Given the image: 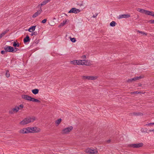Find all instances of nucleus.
Segmentation results:
<instances>
[{"mask_svg":"<svg viewBox=\"0 0 154 154\" xmlns=\"http://www.w3.org/2000/svg\"><path fill=\"white\" fill-rule=\"evenodd\" d=\"M36 118L34 116H28L24 118L23 120L19 122L21 125H24L29 123L33 122L36 120Z\"/></svg>","mask_w":154,"mask_h":154,"instance_id":"nucleus-1","label":"nucleus"},{"mask_svg":"<svg viewBox=\"0 0 154 154\" xmlns=\"http://www.w3.org/2000/svg\"><path fill=\"white\" fill-rule=\"evenodd\" d=\"M91 65V61L90 60H79L78 65L90 66Z\"/></svg>","mask_w":154,"mask_h":154,"instance_id":"nucleus-2","label":"nucleus"},{"mask_svg":"<svg viewBox=\"0 0 154 154\" xmlns=\"http://www.w3.org/2000/svg\"><path fill=\"white\" fill-rule=\"evenodd\" d=\"M29 133L39 132L40 131V128L37 127H29Z\"/></svg>","mask_w":154,"mask_h":154,"instance_id":"nucleus-3","label":"nucleus"},{"mask_svg":"<svg viewBox=\"0 0 154 154\" xmlns=\"http://www.w3.org/2000/svg\"><path fill=\"white\" fill-rule=\"evenodd\" d=\"M73 129V127L70 126L63 129L61 133L62 134H68Z\"/></svg>","mask_w":154,"mask_h":154,"instance_id":"nucleus-4","label":"nucleus"},{"mask_svg":"<svg viewBox=\"0 0 154 154\" xmlns=\"http://www.w3.org/2000/svg\"><path fill=\"white\" fill-rule=\"evenodd\" d=\"M85 152L90 154H97L98 152L97 149H92L89 148H88L85 149Z\"/></svg>","mask_w":154,"mask_h":154,"instance_id":"nucleus-5","label":"nucleus"},{"mask_svg":"<svg viewBox=\"0 0 154 154\" xmlns=\"http://www.w3.org/2000/svg\"><path fill=\"white\" fill-rule=\"evenodd\" d=\"M83 80H96L97 77V76H82Z\"/></svg>","mask_w":154,"mask_h":154,"instance_id":"nucleus-6","label":"nucleus"},{"mask_svg":"<svg viewBox=\"0 0 154 154\" xmlns=\"http://www.w3.org/2000/svg\"><path fill=\"white\" fill-rule=\"evenodd\" d=\"M143 146L142 143H139L137 144H132L128 145V146L130 147H133L134 148H138L141 147Z\"/></svg>","mask_w":154,"mask_h":154,"instance_id":"nucleus-7","label":"nucleus"},{"mask_svg":"<svg viewBox=\"0 0 154 154\" xmlns=\"http://www.w3.org/2000/svg\"><path fill=\"white\" fill-rule=\"evenodd\" d=\"M19 132L21 134H27L29 133V127L23 128L20 129Z\"/></svg>","mask_w":154,"mask_h":154,"instance_id":"nucleus-8","label":"nucleus"},{"mask_svg":"<svg viewBox=\"0 0 154 154\" xmlns=\"http://www.w3.org/2000/svg\"><path fill=\"white\" fill-rule=\"evenodd\" d=\"M4 49L7 52H14V51H15L14 48L13 47L9 46L6 45Z\"/></svg>","mask_w":154,"mask_h":154,"instance_id":"nucleus-9","label":"nucleus"},{"mask_svg":"<svg viewBox=\"0 0 154 154\" xmlns=\"http://www.w3.org/2000/svg\"><path fill=\"white\" fill-rule=\"evenodd\" d=\"M80 10L76 8H73L69 11V13H74L75 14H77L80 12Z\"/></svg>","mask_w":154,"mask_h":154,"instance_id":"nucleus-10","label":"nucleus"},{"mask_svg":"<svg viewBox=\"0 0 154 154\" xmlns=\"http://www.w3.org/2000/svg\"><path fill=\"white\" fill-rule=\"evenodd\" d=\"M22 97L26 100L31 101L32 97L28 95L23 94L22 95Z\"/></svg>","mask_w":154,"mask_h":154,"instance_id":"nucleus-11","label":"nucleus"},{"mask_svg":"<svg viewBox=\"0 0 154 154\" xmlns=\"http://www.w3.org/2000/svg\"><path fill=\"white\" fill-rule=\"evenodd\" d=\"M42 11V10L41 9L40 10L37 12H36L32 16L33 18H35L38 15L40 14Z\"/></svg>","mask_w":154,"mask_h":154,"instance_id":"nucleus-12","label":"nucleus"},{"mask_svg":"<svg viewBox=\"0 0 154 154\" xmlns=\"http://www.w3.org/2000/svg\"><path fill=\"white\" fill-rule=\"evenodd\" d=\"M130 16L129 14H122L119 16L118 18L120 19L122 18H127L130 17Z\"/></svg>","mask_w":154,"mask_h":154,"instance_id":"nucleus-13","label":"nucleus"},{"mask_svg":"<svg viewBox=\"0 0 154 154\" xmlns=\"http://www.w3.org/2000/svg\"><path fill=\"white\" fill-rule=\"evenodd\" d=\"M30 39L29 37L27 35L26 38H25L23 39V42L24 43H26L27 42H29L30 41Z\"/></svg>","mask_w":154,"mask_h":154,"instance_id":"nucleus-14","label":"nucleus"},{"mask_svg":"<svg viewBox=\"0 0 154 154\" xmlns=\"http://www.w3.org/2000/svg\"><path fill=\"white\" fill-rule=\"evenodd\" d=\"M78 61L79 60H75L73 61H71L70 63L71 64H72L74 65H78Z\"/></svg>","mask_w":154,"mask_h":154,"instance_id":"nucleus-15","label":"nucleus"},{"mask_svg":"<svg viewBox=\"0 0 154 154\" xmlns=\"http://www.w3.org/2000/svg\"><path fill=\"white\" fill-rule=\"evenodd\" d=\"M12 109L14 113L17 112L19 110H20L19 107H18V106H16L14 108H12Z\"/></svg>","mask_w":154,"mask_h":154,"instance_id":"nucleus-16","label":"nucleus"},{"mask_svg":"<svg viewBox=\"0 0 154 154\" xmlns=\"http://www.w3.org/2000/svg\"><path fill=\"white\" fill-rule=\"evenodd\" d=\"M31 101H32L33 102H36V103H40L41 102L40 101L38 100L35 99V98H33L32 97L31 100Z\"/></svg>","mask_w":154,"mask_h":154,"instance_id":"nucleus-17","label":"nucleus"},{"mask_svg":"<svg viewBox=\"0 0 154 154\" xmlns=\"http://www.w3.org/2000/svg\"><path fill=\"white\" fill-rule=\"evenodd\" d=\"M35 27L36 26H33L31 27L28 29L29 31L30 32H32L35 30Z\"/></svg>","mask_w":154,"mask_h":154,"instance_id":"nucleus-18","label":"nucleus"},{"mask_svg":"<svg viewBox=\"0 0 154 154\" xmlns=\"http://www.w3.org/2000/svg\"><path fill=\"white\" fill-rule=\"evenodd\" d=\"M137 11L139 12L142 13H145V12L146 11V10L144 9H140L138 8L137 9Z\"/></svg>","mask_w":154,"mask_h":154,"instance_id":"nucleus-19","label":"nucleus"},{"mask_svg":"<svg viewBox=\"0 0 154 154\" xmlns=\"http://www.w3.org/2000/svg\"><path fill=\"white\" fill-rule=\"evenodd\" d=\"M38 92H39V90L38 89H34L32 90V93L35 94H38Z\"/></svg>","mask_w":154,"mask_h":154,"instance_id":"nucleus-20","label":"nucleus"},{"mask_svg":"<svg viewBox=\"0 0 154 154\" xmlns=\"http://www.w3.org/2000/svg\"><path fill=\"white\" fill-rule=\"evenodd\" d=\"M136 81L135 77L133 78L128 79L127 80V82L128 83H131L133 81Z\"/></svg>","mask_w":154,"mask_h":154,"instance_id":"nucleus-21","label":"nucleus"},{"mask_svg":"<svg viewBox=\"0 0 154 154\" xmlns=\"http://www.w3.org/2000/svg\"><path fill=\"white\" fill-rule=\"evenodd\" d=\"M61 120L62 119H59L55 121V123L57 125H58L61 122Z\"/></svg>","mask_w":154,"mask_h":154,"instance_id":"nucleus-22","label":"nucleus"},{"mask_svg":"<svg viewBox=\"0 0 154 154\" xmlns=\"http://www.w3.org/2000/svg\"><path fill=\"white\" fill-rule=\"evenodd\" d=\"M144 78V76L143 75H140L139 77H135L136 81L137 80H138L140 79H142Z\"/></svg>","mask_w":154,"mask_h":154,"instance_id":"nucleus-23","label":"nucleus"},{"mask_svg":"<svg viewBox=\"0 0 154 154\" xmlns=\"http://www.w3.org/2000/svg\"><path fill=\"white\" fill-rule=\"evenodd\" d=\"M48 3V2L47 1V0H44L40 4L41 6L44 5H46L47 3Z\"/></svg>","mask_w":154,"mask_h":154,"instance_id":"nucleus-24","label":"nucleus"},{"mask_svg":"<svg viewBox=\"0 0 154 154\" xmlns=\"http://www.w3.org/2000/svg\"><path fill=\"white\" fill-rule=\"evenodd\" d=\"M13 46L15 47H19V44L18 42L16 43L15 42H13Z\"/></svg>","mask_w":154,"mask_h":154,"instance_id":"nucleus-25","label":"nucleus"},{"mask_svg":"<svg viewBox=\"0 0 154 154\" xmlns=\"http://www.w3.org/2000/svg\"><path fill=\"white\" fill-rule=\"evenodd\" d=\"M116 24V23L115 21H112L110 24V26H115Z\"/></svg>","mask_w":154,"mask_h":154,"instance_id":"nucleus-26","label":"nucleus"},{"mask_svg":"<svg viewBox=\"0 0 154 154\" xmlns=\"http://www.w3.org/2000/svg\"><path fill=\"white\" fill-rule=\"evenodd\" d=\"M137 32L140 33H141V34H142L143 35H147V33L144 32H142V31H139V30H138L137 31Z\"/></svg>","mask_w":154,"mask_h":154,"instance_id":"nucleus-27","label":"nucleus"},{"mask_svg":"<svg viewBox=\"0 0 154 154\" xmlns=\"http://www.w3.org/2000/svg\"><path fill=\"white\" fill-rule=\"evenodd\" d=\"M5 75L7 78H8L10 76V74L9 73V71L8 70L6 71V72L5 73Z\"/></svg>","mask_w":154,"mask_h":154,"instance_id":"nucleus-28","label":"nucleus"},{"mask_svg":"<svg viewBox=\"0 0 154 154\" xmlns=\"http://www.w3.org/2000/svg\"><path fill=\"white\" fill-rule=\"evenodd\" d=\"M9 31V30H6L4 32L2 33L1 34V35H2V36H3L4 35H5Z\"/></svg>","mask_w":154,"mask_h":154,"instance_id":"nucleus-29","label":"nucleus"},{"mask_svg":"<svg viewBox=\"0 0 154 154\" xmlns=\"http://www.w3.org/2000/svg\"><path fill=\"white\" fill-rule=\"evenodd\" d=\"M151 13V11L146 10V11L145 12V14L146 15H149Z\"/></svg>","mask_w":154,"mask_h":154,"instance_id":"nucleus-30","label":"nucleus"},{"mask_svg":"<svg viewBox=\"0 0 154 154\" xmlns=\"http://www.w3.org/2000/svg\"><path fill=\"white\" fill-rule=\"evenodd\" d=\"M9 113L10 114H14V112L13 111V109H11L9 110Z\"/></svg>","mask_w":154,"mask_h":154,"instance_id":"nucleus-31","label":"nucleus"},{"mask_svg":"<svg viewBox=\"0 0 154 154\" xmlns=\"http://www.w3.org/2000/svg\"><path fill=\"white\" fill-rule=\"evenodd\" d=\"M140 93L138 91H134L131 92V94H136Z\"/></svg>","mask_w":154,"mask_h":154,"instance_id":"nucleus-32","label":"nucleus"},{"mask_svg":"<svg viewBox=\"0 0 154 154\" xmlns=\"http://www.w3.org/2000/svg\"><path fill=\"white\" fill-rule=\"evenodd\" d=\"M70 40L73 42H74L76 41L75 39L74 38H71Z\"/></svg>","mask_w":154,"mask_h":154,"instance_id":"nucleus-33","label":"nucleus"},{"mask_svg":"<svg viewBox=\"0 0 154 154\" xmlns=\"http://www.w3.org/2000/svg\"><path fill=\"white\" fill-rule=\"evenodd\" d=\"M134 115H137V116H138V115H143V114L141 113H134Z\"/></svg>","mask_w":154,"mask_h":154,"instance_id":"nucleus-34","label":"nucleus"},{"mask_svg":"<svg viewBox=\"0 0 154 154\" xmlns=\"http://www.w3.org/2000/svg\"><path fill=\"white\" fill-rule=\"evenodd\" d=\"M18 106L19 107L20 109H21L23 108L24 106H23V105L21 104L19 106Z\"/></svg>","mask_w":154,"mask_h":154,"instance_id":"nucleus-35","label":"nucleus"},{"mask_svg":"<svg viewBox=\"0 0 154 154\" xmlns=\"http://www.w3.org/2000/svg\"><path fill=\"white\" fill-rule=\"evenodd\" d=\"M1 53L2 54H4L7 53V52L6 51H1Z\"/></svg>","mask_w":154,"mask_h":154,"instance_id":"nucleus-36","label":"nucleus"},{"mask_svg":"<svg viewBox=\"0 0 154 154\" xmlns=\"http://www.w3.org/2000/svg\"><path fill=\"white\" fill-rule=\"evenodd\" d=\"M66 21H63V24H62V23H61V24L60 25V26H63V25H64V24H66Z\"/></svg>","mask_w":154,"mask_h":154,"instance_id":"nucleus-37","label":"nucleus"},{"mask_svg":"<svg viewBox=\"0 0 154 154\" xmlns=\"http://www.w3.org/2000/svg\"><path fill=\"white\" fill-rule=\"evenodd\" d=\"M47 21V19H45L43 20L42 21V23H46V22Z\"/></svg>","mask_w":154,"mask_h":154,"instance_id":"nucleus-38","label":"nucleus"},{"mask_svg":"<svg viewBox=\"0 0 154 154\" xmlns=\"http://www.w3.org/2000/svg\"><path fill=\"white\" fill-rule=\"evenodd\" d=\"M31 35V36H33V35H36V32H32Z\"/></svg>","mask_w":154,"mask_h":154,"instance_id":"nucleus-39","label":"nucleus"},{"mask_svg":"<svg viewBox=\"0 0 154 154\" xmlns=\"http://www.w3.org/2000/svg\"><path fill=\"white\" fill-rule=\"evenodd\" d=\"M18 50H19V49H18V48H15L14 49V51H14V52H15L17 51H18Z\"/></svg>","mask_w":154,"mask_h":154,"instance_id":"nucleus-40","label":"nucleus"},{"mask_svg":"<svg viewBox=\"0 0 154 154\" xmlns=\"http://www.w3.org/2000/svg\"><path fill=\"white\" fill-rule=\"evenodd\" d=\"M150 22L151 23H154V20H151L150 21Z\"/></svg>","mask_w":154,"mask_h":154,"instance_id":"nucleus-41","label":"nucleus"},{"mask_svg":"<svg viewBox=\"0 0 154 154\" xmlns=\"http://www.w3.org/2000/svg\"><path fill=\"white\" fill-rule=\"evenodd\" d=\"M97 15H98L97 14H96L95 15H94L93 16V17L94 18L96 17V16Z\"/></svg>","mask_w":154,"mask_h":154,"instance_id":"nucleus-42","label":"nucleus"},{"mask_svg":"<svg viewBox=\"0 0 154 154\" xmlns=\"http://www.w3.org/2000/svg\"><path fill=\"white\" fill-rule=\"evenodd\" d=\"M151 13H150V14L149 15L153 16V14L154 12H153L152 11H151Z\"/></svg>","mask_w":154,"mask_h":154,"instance_id":"nucleus-43","label":"nucleus"},{"mask_svg":"<svg viewBox=\"0 0 154 154\" xmlns=\"http://www.w3.org/2000/svg\"><path fill=\"white\" fill-rule=\"evenodd\" d=\"M82 57L83 58V59H85V58H86V56H85V55H84Z\"/></svg>","mask_w":154,"mask_h":154,"instance_id":"nucleus-44","label":"nucleus"},{"mask_svg":"<svg viewBox=\"0 0 154 154\" xmlns=\"http://www.w3.org/2000/svg\"><path fill=\"white\" fill-rule=\"evenodd\" d=\"M150 125H152V123H149L148 124H147L146 125H147L149 126Z\"/></svg>","mask_w":154,"mask_h":154,"instance_id":"nucleus-45","label":"nucleus"},{"mask_svg":"<svg viewBox=\"0 0 154 154\" xmlns=\"http://www.w3.org/2000/svg\"><path fill=\"white\" fill-rule=\"evenodd\" d=\"M149 132H151V131H154V130H149Z\"/></svg>","mask_w":154,"mask_h":154,"instance_id":"nucleus-46","label":"nucleus"},{"mask_svg":"<svg viewBox=\"0 0 154 154\" xmlns=\"http://www.w3.org/2000/svg\"><path fill=\"white\" fill-rule=\"evenodd\" d=\"M2 36L1 35V34H0V38L2 37Z\"/></svg>","mask_w":154,"mask_h":154,"instance_id":"nucleus-47","label":"nucleus"},{"mask_svg":"<svg viewBox=\"0 0 154 154\" xmlns=\"http://www.w3.org/2000/svg\"><path fill=\"white\" fill-rule=\"evenodd\" d=\"M51 0H47V1L48 2H49Z\"/></svg>","mask_w":154,"mask_h":154,"instance_id":"nucleus-48","label":"nucleus"},{"mask_svg":"<svg viewBox=\"0 0 154 154\" xmlns=\"http://www.w3.org/2000/svg\"><path fill=\"white\" fill-rule=\"evenodd\" d=\"M107 142H110V140H108V141H107Z\"/></svg>","mask_w":154,"mask_h":154,"instance_id":"nucleus-49","label":"nucleus"},{"mask_svg":"<svg viewBox=\"0 0 154 154\" xmlns=\"http://www.w3.org/2000/svg\"><path fill=\"white\" fill-rule=\"evenodd\" d=\"M152 125H154V123H152Z\"/></svg>","mask_w":154,"mask_h":154,"instance_id":"nucleus-50","label":"nucleus"},{"mask_svg":"<svg viewBox=\"0 0 154 154\" xmlns=\"http://www.w3.org/2000/svg\"><path fill=\"white\" fill-rule=\"evenodd\" d=\"M153 16L154 17V13L153 14Z\"/></svg>","mask_w":154,"mask_h":154,"instance_id":"nucleus-51","label":"nucleus"},{"mask_svg":"<svg viewBox=\"0 0 154 154\" xmlns=\"http://www.w3.org/2000/svg\"><path fill=\"white\" fill-rule=\"evenodd\" d=\"M51 25V26H53V25H53V24H52V25Z\"/></svg>","mask_w":154,"mask_h":154,"instance_id":"nucleus-52","label":"nucleus"}]
</instances>
